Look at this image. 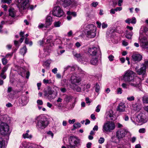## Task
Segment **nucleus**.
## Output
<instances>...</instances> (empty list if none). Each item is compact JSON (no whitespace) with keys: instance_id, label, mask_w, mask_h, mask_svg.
<instances>
[{"instance_id":"1","label":"nucleus","mask_w":148,"mask_h":148,"mask_svg":"<svg viewBox=\"0 0 148 148\" xmlns=\"http://www.w3.org/2000/svg\"><path fill=\"white\" fill-rule=\"evenodd\" d=\"M134 72L131 70H128L124 73L123 79L126 82H128L129 84L134 87L139 86L140 80L139 78L134 77Z\"/></svg>"},{"instance_id":"2","label":"nucleus","mask_w":148,"mask_h":148,"mask_svg":"<svg viewBox=\"0 0 148 148\" xmlns=\"http://www.w3.org/2000/svg\"><path fill=\"white\" fill-rule=\"evenodd\" d=\"M35 119L37 122L36 127L38 130L45 128L49 124L47 119L43 115H40Z\"/></svg>"},{"instance_id":"3","label":"nucleus","mask_w":148,"mask_h":148,"mask_svg":"<svg viewBox=\"0 0 148 148\" xmlns=\"http://www.w3.org/2000/svg\"><path fill=\"white\" fill-rule=\"evenodd\" d=\"M84 29L85 33L87 37L91 38L95 36L96 28L93 25H87Z\"/></svg>"},{"instance_id":"4","label":"nucleus","mask_w":148,"mask_h":148,"mask_svg":"<svg viewBox=\"0 0 148 148\" xmlns=\"http://www.w3.org/2000/svg\"><path fill=\"white\" fill-rule=\"evenodd\" d=\"M88 52L89 54L92 56H96L99 58H101V52L98 46L92 47L88 48Z\"/></svg>"},{"instance_id":"5","label":"nucleus","mask_w":148,"mask_h":148,"mask_svg":"<svg viewBox=\"0 0 148 148\" xmlns=\"http://www.w3.org/2000/svg\"><path fill=\"white\" fill-rule=\"evenodd\" d=\"M136 120L141 124L146 123L148 120V113L144 111L140 112L137 115Z\"/></svg>"},{"instance_id":"6","label":"nucleus","mask_w":148,"mask_h":148,"mask_svg":"<svg viewBox=\"0 0 148 148\" xmlns=\"http://www.w3.org/2000/svg\"><path fill=\"white\" fill-rule=\"evenodd\" d=\"M57 94V93H55L54 91L52 90L49 87H48L47 89L44 91V96L47 97L50 101L55 99L56 96Z\"/></svg>"},{"instance_id":"7","label":"nucleus","mask_w":148,"mask_h":148,"mask_svg":"<svg viewBox=\"0 0 148 148\" xmlns=\"http://www.w3.org/2000/svg\"><path fill=\"white\" fill-rule=\"evenodd\" d=\"M0 133L2 135H9L10 133L9 126L6 123L1 122L0 124Z\"/></svg>"},{"instance_id":"8","label":"nucleus","mask_w":148,"mask_h":148,"mask_svg":"<svg viewBox=\"0 0 148 148\" xmlns=\"http://www.w3.org/2000/svg\"><path fill=\"white\" fill-rule=\"evenodd\" d=\"M115 128V124L112 122H108L104 123L103 125L104 132H111Z\"/></svg>"},{"instance_id":"9","label":"nucleus","mask_w":148,"mask_h":148,"mask_svg":"<svg viewBox=\"0 0 148 148\" xmlns=\"http://www.w3.org/2000/svg\"><path fill=\"white\" fill-rule=\"evenodd\" d=\"M64 12L60 7L58 6L54 7L52 10L53 15L58 17H60L64 15Z\"/></svg>"},{"instance_id":"10","label":"nucleus","mask_w":148,"mask_h":148,"mask_svg":"<svg viewBox=\"0 0 148 148\" xmlns=\"http://www.w3.org/2000/svg\"><path fill=\"white\" fill-rule=\"evenodd\" d=\"M77 75L76 74H73L70 80L71 84L75 86L79 84L82 80L80 76H77Z\"/></svg>"},{"instance_id":"11","label":"nucleus","mask_w":148,"mask_h":148,"mask_svg":"<svg viewBox=\"0 0 148 148\" xmlns=\"http://www.w3.org/2000/svg\"><path fill=\"white\" fill-rule=\"evenodd\" d=\"M128 131L124 129H120L116 132V136L119 140L124 138L127 134Z\"/></svg>"},{"instance_id":"12","label":"nucleus","mask_w":148,"mask_h":148,"mask_svg":"<svg viewBox=\"0 0 148 148\" xmlns=\"http://www.w3.org/2000/svg\"><path fill=\"white\" fill-rule=\"evenodd\" d=\"M139 40L140 43V46L142 48L147 49L148 47V42L146 37L140 36Z\"/></svg>"},{"instance_id":"13","label":"nucleus","mask_w":148,"mask_h":148,"mask_svg":"<svg viewBox=\"0 0 148 148\" xmlns=\"http://www.w3.org/2000/svg\"><path fill=\"white\" fill-rule=\"evenodd\" d=\"M116 30L111 29L109 32L110 36L112 38L111 41L114 43H117L118 42V37L116 36Z\"/></svg>"},{"instance_id":"14","label":"nucleus","mask_w":148,"mask_h":148,"mask_svg":"<svg viewBox=\"0 0 148 148\" xmlns=\"http://www.w3.org/2000/svg\"><path fill=\"white\" fill-rule=\"evenodd\" d=\"M136 71L138 74L139 75H142L143 77H145L146 76V69L144 66H142L139 69L137 66L135 68Z\"/></svg>"},{"instance_id":"15","label":"nucleus","mask_w":148,"mask_h":148,"mask_svg":"<svg viewBox=\"0 0 148 148\" xmlns=\"http://www.w3.org/2000/svg\"><path fill=\"white\" fill-rule=\"evenodd\" d=\"M72 1L73 0H58L57 3L64 8H66L71 4Z\"/></svg>"},{"instance_id":"16","label":"nucleus","mask_w":148,"mask_h":148,"mask_svg":"<svg viewBox=\"0 0 148 148\" xmlns=\"http://www.w3.org/2000/svg\"><path fill=\"white\" fill-rule=\"evenodd\" d=\"M114 114L112 110L111 109H108L106 112V117L108 120H114Z\"/></svg>"},{"instance_id":"17","label":"nucleus","mask_w":148,"mask_h":148,"mask_svg":"<svg viewBox=\"0 0 148 148\" xmlns=\"http://www.w3.org/2000/svg\"><path fill=\"white\" fill-rule=\"evenodd\" d=\"M126 108L125 103H120L116 109V110L120 112H123L125 111Z\"/></svg>"},{"instance_id":"18","label":"nucleus","mask_w":148,"mask_h":148,"mask_svg":"<svg viewBox=\"0 0 148 148\" xmlns=\"http://www.w3.org/2000/svg\"><path fill=\"white\" fill-rule=\"evenodd\" d=\"M18 2L19 5L23 9L25 8L26 6L28 4L29 0H18Z\"/></svg>"},{"instance_id":"19","label":"nucleus","mask_w":148,"mask_h":148,"mask_svg":"<svg viewBox=\"0 0 148 148\" xmlns=\"http://www.w3.org/2000/svg\"><path fill=\"white\" fill-rule=\"evenodd\" d=\"M70 139L71 141L74 142L75 145L77 146L80 145V140L77 137L75 136H71Z\"/></svg>"},{"instance_id":"20","label":"nucleus","mask_w":148,"mask_h":148,"mask_svg":"<svg viewBox=\"0 0 148 148\" xmlns=\"http://www.w3.org/2000/svg\"><path fill=\"white\" fill-rule=\"evenodd\" d=\"M21 103L23 106L27 104L29 101V97L27 95H23L21 99Z\"/></svg>"},{"instance_id":"21","label":"nucleus","mask_w":148,"mask_h":148,"mask_svg":"<svg viewBox=\"0 0 148 148\" xmlns=\"http://www.w3.org/2000/svg\"><path fill=\"white\" fill-rule=\"evenodd\" d=\"M132 58L134 61L139 62L142 60V56L139 54L135 53L132 55Z\"/></svg>"},{"instance_id":"22","label":"nucleus","mask_w":148,"mask_h":148,"mask_svg":"<svg viewBox=\"0 0 148 148\" xmlns=\"http://www.w3.org/2000/svg\"><path fill=\"white\" fill-rule=\"evenodd\" d=\"M132 107L134 110L137 112L140 111L141 109L140 105L138 103L133 104Z\"/></svg>"},{"instance_id":"23","label":"nucleus","mask_w":148,"mask_h":148,"mask_svg":"<svg viewBox=\"0 0 148 148\" xmlns=\"http://www.w3.org/2000/svg\"><path fill=\"white\" fill-rule=\"evenodd\" d=\"M9 15L12 17H14L16 15V11L15 9L11 8L9 10Z\"/></svg>"},{"instance_id":"24","label":"nucleus","mask_w":148,"mask_h":148,"mask_svg":"<svg viewBox=\"0 0 148 148\" xmlns=\"http://www.w3.org/2000/svg\"><path fill=\"white\" fill-rule=\"evenodd\" d=\"M143 33H145L146 35H148V28L145 27H142L140 29V34Z\"/></svg>"},{"instance_id":"25","label":"nucleus","mask_w":148,"mask_h":148,"mask_svg":"<svg viewBox=\"0 0 148 148\" xmlns=\"http://www.w3.org/2000/svg\"><path fill=\"white\" fill-rule=\"evenodd\" d=\"M52 21V18L50 16H47L46 21V23L47 26H49L51 24Z\"/></svg>"},{"instance_id":"26","label":"nucleus","mask_w":148,"mask_h":148,"mask_svg":"<svg viewBox=\"0 0 148 148\" xmlns=\"http://www.w3.org/2000/svg\"><path fill=\"white\" fill-rule=\"evenodd\" d=\"M29 132V130H27L26 131V133L25 134H24L23 135V137L24 138H29L30 139L32 137V135L30 134H29L28 133Z\"/></svg>"},{"instance_id":"27","label":"nucleus","mask_w":148,"mask_h":148,"mask_svg":"<svg viewBox=\"0 0 148 148\" xmlns=\"http://www.w3.org/2000/svg\"><path fill=\"white\" fill-rule=\"evenodd\" d=\"M51 62V60L48 59L47 61H45L42 64L43 66L47 68H49V65Z\"/></svg>"},{"instance_id":"28","label":"nucleus","mask_w":148,"mask_h":148,"mask_svg":"<svg viewBox=\"0 0 148 148\" xmlns=\"http://www.w3.org/2000/svg\"><path fill=\"white\" fill-rule=\"evenodd\" d=\"M99 57L97 58H92L90 60V63L91 64L95 65L98 63V58Z\"/></svg>"},{"instance_id":"29","label":"nucleus","mask_w":148,"mask_h":148,"mask_svg":"<svg viewBox=\"0 0 148 148\" xmlns=\"http://www.w3.org/2000/svg\"><path fill=\"white\" fill-rule=\"evenodd\" d=\"M132 35L133 32H129L127 30L126 31V33L125 34V36L127 39H131Z\"/></svg>"},{"instance_id":"30","label":"nucleus","mask_w":148,"mask_h":148,"mask_svg":"<svg viewBox=\"0 0 148 148\" xmlns=\"http://www.w3.org/2000/svg\"><path fill=\"white\" fill-rule=\"evenodd\" d=\"M29 147V144L26 142H22L20 145V147L22 148H28Z\"/></svg>"},{"instance_id":"31","label":"nucleus","mask_w":148,"mask_h":148,"mask_svg":"<svg viewBox=\"0 0 148 148\" xmlns=\"http://www.w3.org/2000/svg\"><path fill=\"white\" fill-rule=\"evenodd\" d=\"M76 69L77 70V73L81 75L82 76L84 75L85 74V72L83 70H82L79 67H77Z\"/></svg>"},{"instance_id":"32","label":"nucleus","mask_w":148,"mask_h":148,"mask_svg":"<svg viewBox=\"0 0 148 148\" xmlns=\"http://www.w3.org/2000/svg\"><path fill=\"white\" fill-rule=\"evenodd\" d=\"M143 101L144 103H148V95H144L143 97Z\"/></svg>"},{"instance_id":"33","label":"nucleus","mask_w":148,"mask_h":148,"mask_svg":"<svg viewBox=\"0 0 148 148\" xmlns=\"http://www.w3.org/2000/svg\"><path fill=\"white\" fill-rule=\"evenodd\" d=\"M73 97L71 96L66 95L64 99V101L68 103L71 101Z\"/></svg>"},{"instance_id":"34","label":"nucleus","mask_w":148,"mask_h":148,"mask_svg":"<svg viewBox=\"0 0 148 148\" xmlns=\"http://www.w3.org/2000/svg\"><path fill=\"white\" fill-rule=\"evenodd\" d=\"M18 71L19 74L22 76L23 77V74H24L25 72V70L23 68H20Z\"/></svg>"},{"instance_id":"35","label":"nucleus","mask_w":148,"mask_h":148,"mask_svg":"<svg viewBox=\"0 0 148 148\" xmlns=\"http://www.w3.org/2000/svg\"><path fill=\"white\" fill-rule=\"evenodd\" d=\"M27 48L25 46L24 47L22 48L21 49L20 52L21 54L24 55L25 54L27 51Z\"/></svg>"},{"instance_id":"36","label":"nucleus","mask_w":148,"mask_h":148,"mask_svg":"<svg viewBox=\"0 0 148 148\" xmlns=\"http://www.w3.org/2000/svg\"><path fill=\"white\" fill-rule=\"evenodd\" d=\"M73 53L74 56L77 59L80 58L82 57L80 54L76 53L74 51H73Z\"/></svg>"},{"instance_id":"37","label":"nucleus","mask_w":148,"mask_h":148,"mask_svg":"<svg viewBox=\"0 0 148 148\" xmlns=\"http://www.w3.org/2000/svg\"><path fill=\"white\" fill-rule=\"evenodd\" d=\"M67 14L68 15L73 16L74 17L76 16L77 14L75 12H71L70 11H68L67 12Z\"/></svg>"},{"instance_id":"38","label":"nucleus","mask_w":148,"mask_h":148,"mask_svg":"<svg viewBox=\"0 0 148 148\" xmlns=\"http://www.w3.org/2000/svg\"><path fill=\"white\" fill-rule=\"evenodd\" d=\"M3 57V58L1 59L2 62L3 64L4 65L8 63V60L6 59V58L4 56H2Z\"/></svg>"},{"instance_id":"39","label":"nucleus","mask_w":148,"mask_h":148,"mask_svg":"<svg viewBox=\"0 0 148 148\" xmlns=\"http://www.w3.org/2000/svg\"><path fill=\"white\" fill-rule=\"evenodd\" d=\"M43 83L45 84H49L52 83V82L51 79L48 80L45 79L43 80Z\"/></svg>"},{"instance_id":"40","label":"nucleus","mask_w":148,"mask_h":148,"mask_svg":"<svg viewBox=\"0 0 148 148\" xmlns=\"http://www.w3.org/2000/svg\"><path fill=\"white\" fill-rule=\"evenodd\" d=\"M123 118L125 121H128L129 120L128 116L126 114H125L123 116Z\"/></svg>"},{"instance_id":"41","label":"nucleus","mask_w":148,"mask_h":148,"mask_svg":"<svg viewBox=\"0 0 148 148\" xmlns=\"http://www.w3.org/2000/svg\"><path fill=\"white\" fill-rule=\"evenodd\" d=\"M141 66H144L146 69L148 67V60H145L144 63L142 64Z\"/></svg>"},{"instance_id":"42","label":"nucleus","mask_w":148,"mask_h":148,"mask_svg":"<svg viewBox=\"0 0 148 148\" xmlns=\"http://www.w3.org/2000/svg\"><path fill=\"white\" fill-rule=\"evenodd\" d=\"M73 127L74 128H79L81 127V125L79 123H75L73 124Z\"/></svg>"},{"instance_id":"43","label":"nucleus","mask_w":148,"mask_h":148,"mask_svg":"<svg viewBox=\"0 0 148 148\" xmlns=\"http://www.w3.org/2000/svg\"><path fill=\"white\" fill-rule=\"evenodd\" d=\"M61 23L60 21L55 22L54 23V26L56 27H58L60 26Z\"/></svg>"},{"instance_id":"44","label":"nucleus","mask_w":148,"mask_h":148,"mask_svg":"<svg viewBox=\"0 0 148 148\" xmlns=\"http://www.w3.org/2000/svg\"><path fill=\"white\" fill-rule=\"evenodd\" d=\"M4 142L2 138H0V148H3Z\"/></svg>"},{"instance_id":"45","label":"nucleus","mask_w":148,"mask_h":148,"mask_svg":"<svg viewBox=\"0 0 148 148\" xmlns=\"http://www.w3.org/2000/svg\"><path fill=\"white\" fill-rule=\"evenodd\" d=\"M4 72L1 71V73L0 75V77H1L3 79H5L6 77V75L4 74Z\"/></svg>"},{"instance_id":"46","label":"nucleus","mask_w":148,"mask_h":148,"mask_svg":"<svg viewBox=\"0 0 148 148\" xmlns=\"http://www.w3.org/2000/svg\"><path fill=\"white\" fill-rule=\"evenodd\" d=\"M2 2L3 3H7L8 4H10L12 2L11 0H1Z\"/></svg>"},{"instance_id":"47","label":"nucleus","mask_w":148,"mask_h":148,"mask_svg":"<svg viewBox=\"0 0 148 148\" xmlns=\"http://www.w3.org/2000/svg\"><path fill=\"white\" fill-rule=\"evenodd\" d=\"M98 4V3L97 2H93L90 4V6L94 7H96Z\"/></svg>"},{"instance_id":"48","label":"nucleus","mask_w":148,"mask_h":148,"mask_svg":"<svg viewBox=\"0 0 148 148\" xmlns=\"http://www.w3.org/2000/svg\"><path fill=\"white\" fill-rule=\"evenodd\" d=\"M135 98L133 96L128 97L127 98V99L130 101H134Z\"/></svg>"},{"instance_id":"49","label":"nucleus","mask_w":148,"mask_h":148,"mask_svg":"<svg viewBox=\"0 0 148 148\" xmlns=\"http://www.w3.org/2000/svg\"><path fill=\"white\" fill-rule=\"evenodd\" d=\"M116 91L117 94H121L122 93V89L121 88H118L117 89Z\"/></svg>"},{"instance_id":"50","label":"nucleus","mask_w":148,"mask_h":148,"mask_svg":"<svg viewBox=\"0 0 148 148\" xmlns=\"http://www.w3.org/2000/svg\"><path fill=\"white\" fill-rule=\"evenodd\" d=\"M108 58L110 61H112L114 60V56L111 55L108 56Z\"/></svg>"},{"instance_id":"51","label":"nucleus","mask_w":148,"mask_h":148,"mask_svg":"<svg viewBox=\"0 0 148 148\" xmlns=\"http://www.w3.org/2000/svg\"><path fill=\"white\" fill-rule=\"evenodd\" d=\"M99 90V86L98 84L96 85L95 90V91L97 92H98Z\"/></svg>"},{"instance_id":"52","label":"nucleus","mask_w":148,"mask_h":148,"mask_svg":"<svg viewBox=\"0 0 148 148\" xmlns=\"http://www.w3.org/2000/svg\"><path fill=\"white\" fill-rule=\"evenodd\" d=\"M145 132V128H141L139 129V132L140 133H143Z\"/></svg>"},{"instance_id":"53","label":"nucleus","mask_w":148,"mask_h":148,"mask_svg":"<svg viewBox=\"0 0 148 148\" xmlns=\"http://www.w3.org/2000/svg\"><path fill=\"white\" fill-rule=\"evenodd\" d=\"M12 54L13 53H8L5 56V57L6 58H8V57L10 58L12 56Z\"/></svg>"},{"instance_id":"54","label":"nucleus","mask_w":148,"mask_h":148,"mask_svg":"<svg viewBox=\"0 0 148 148\" xmlns=\"http://www.w3.org/2000/svg\"><path fill=\"white\" fill-rule=\"evenodd\" d=\"M37 103L38 104L41 105L43 104V102L42 100H38L37 101Z\"/></svg>"},{"instance_id":"55","label":"nucleus","mask_w":148,"mask_h":148,"mask_svg":"<svg viewBox=\"0 0 148 148\" xmlns=\"http://www.w3.org/2000/svg\"><path fill=\"white\" fill-rule=\"evenodd\" d=\"M108 24L105 23H102V28H105L108 27Z\"/></svg>"},{"instance_id":"56","label":"nucleus","mask_w":148,"mask_h":148,"mask_svg":"<svg viewBox=\"0 0 148 148\" xmlns=\"http://www.w3.org/2000/svg\"><path fill=\"white\" fill-rule=\"evenodd\" d=\"M60 90L63 93L65 92L67 90L66 88H61L60 89Z\"/></svg>"},{"instance_id":"57","label":"nucleus","mask_w":148,"mask_h":148,"mask_svg":"<svg viewBox=\"0 0 148 148\" xmlns=\"http://www.w3.org/2000/svg\"><path fill=\"white\" fill-rule=\"evenodd\" d=\"M131 23L135 24L136 23V18L135 17H134L132 18V19H131Z\"/></svg>"},{"instance_id":"58","label":"nucleus","mask_w":148,"mask_h":148,"mask_svg":"<svg viewBox=\"0 0 148 148\" xmlns=\"http://www.w3.org/2000/svg\"><path fill=\"white\" fill-rule=\"evenodd\" d=\"M58 71V70L57 68H55L54 69H53L52 70V72L54 74H56L57 73V71Z\"/></svg>"},{"instance_id":"59","label":"nucleus","mask_w":148,"mask_h":148,"mask_svg":"<svg viewBox=\"0 0 148 148\" xmlns=\"http://www.w3.org/2000/svg\"><path fill=\"white\" fill-rule=\"evenodd\" d=\"M125 22L128 24H130V23H131V19L130 18H128L125 21Z\"/></svg>"},{"instance_id":"60","label":"nucleus","mask_w":148,"mask_h":148,"mask_svg":"<svg viewBox=\"0 0 148 148\" xmlns=\"http://www.w3.org/2000/svg\"><path fill=\"white\" fill-rule=\"evenodd\" d=\"M47 134H48L50 135L52 138H53V133L51 131H49L47 133Z\"/></svg>"},{"instance_id":"61","label":"nucleus","mask_w":148,"mask_h":148,"mask_svg":"<svg viewBox=\"0 0 148 148\" xmlns=\"http://www.w3.org/2000/svg\"><path fill=\"white\" fill-rule=\"evenodd\" d=\"M76 91L77 92H80L81 91L82 89L79 86H77V87L76 89Z\"/></svg>"},{"instance_id":"62","label":"nucleus","mask_w":148,"mask_h":148,"mask_svg":"<svg viewBox=\"0 0 148 148\" xmlns=\"http://www.w3.org/2000/svg\"><path fill=\"white\" fill-rule=\"evenodd\" d=\"M121 86L124 88H127V84L125 83H123L122 84Z\"/></svg>"},{"instance_id":"63","label":"nucleus","mask_w":148,"mask_h":148,"mask_svg":"<svg viewBox=\"0 0 148 148\" xmlns=\"http://www.w3.org/2000/svg\"><path fill=\"white\" fill-rule=\"evenodd\" d=\"M123 45L125 46H127L128 45V42L125 40H123L122 42Z\"/></svg>"},{"instance_id":"64","label":"nucleus","mask_w":148,"mask_h":148,"mask_svg":"<svg viewBox=\"0 0 148 148\" xmlns=\"http://www.w3.org/2000/svg\"><path fill=\"white\" fill-rule=\"evenodd\" d=\"M2 7L4 9V11H5L7 10V8H8V7L6 5H2Z\"/></svg>"}]
</instances>
